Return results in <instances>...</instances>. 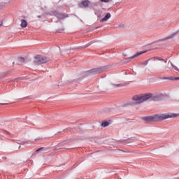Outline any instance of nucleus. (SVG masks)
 Instances as JSON below:
<instances>
[{
    "label": "nucleus",
    "mask_w": 179,
    "mask_h": 179,
    "mask_svg": "<svg viewBox=\"0 0 179 179\" xmlns=\"http://www.w3.org/2000/svg\"><path fill=\"white\" fill-rule=\"evenodd\" d=\"M177 34H178V32H174L171 34L169 36L166 37L165 40H169V38H174V37H176Z\"/></svg>",
    "instance_id": "obj_11"
},
{
    "label": "nucleus",
    "mask_w": 179,
    "mask_h": 179,
    "mask_svg": "<svg viewBox=\"0 0 179 179\" xmlns=\"http://www.w3.org/2000/svg\"><path fill=\"white\" fill-rule=\"evenodd\" d=\"M110 125V123L108 122H103L101 123V127L103 128H106V127H108Z\"/></svg>",
    "instance_id": "obj_14"
},
{
    "label": "nucleus",
    "mask_w": 179,
    "mask_h": 179,
    "mask_svg": "<svg viewBox=\"0 0 179 179\" xmlns=\"http://www.w3.org/2000/svg\"><path fill=\"white\" fill-rule=\"evenodd\" d=\"M106 71V67H99L96 69H92L87 72V75H97L101 73Z\"/></svg>",
    "instance_id": "obj_5"
},
{
    "label": "nucleus",
    "mask_w": 179,
    "mask_h": 179,
    "mask_svg": "<svg viewBox=\"0 0 179 179\" xmlns=\"http://www.w3.org/2000/svg\"><path fill=\"white\" fill-rule=\"evenodd\" d=\"M27 26V21L25 20H21V27L22 29H25V27Z\"/></svg>",
    "instance_id": "obj_10"
},
{
    "label": "nucleus",
    "mask_w": 179,
    "mask_h": 179,
    "mask_svg": "<svg viewBox=\"0 0 179 179\" xmlns=\"http://www.w3.org/2000/svg\"><path fill=\"white\" fill-rule=\"evenodd\" d=\"M148 52V50L138 52L136 55H134V56L129 57L128 59V60L131 61V59H134V58H136L137 57H139V55H142V54H145V52Z\"/></svg>",
    "instance_id": "obj_6"
},
{
    "label": "nucleus",
    "mask_w": 179,
    "mask_h": 179,
    "mask_svg": "<svg viewBox=\"0 0 179 179\" xmlns=\"http://www.w3.org/2000/svg\"><path fill=\"white\" fill-rule=\"evenodd\" d=\"M101 2H105V3H107V2H110V0H100Z\"/></svg>",
    "instance_id": "obj_16"
},
{
    "label": "nucleus",
    "mask_w": 179,
    "mask_h": 179,
    "mask_svg": "<svg viewBox=\"0 0 179 179\" xmlns=\"http://www.w3.org/2000/svg\"><path fill=\"white\" fill-rule=\"evenodd\" d=\"M17 64H18V65H23V64H24V58L19 57L17 60Z\"/></svg>",
    "instance_id": "obj_8"
},
{
    "label": "nucleus",
    "mask_w": 179,
    "mask_h": 179,
    "mask_svg": "<svg viewBox=\"0 0 179 179\" xmlns=\"http://www.w3.org/2000/svg\"><path fill=\"white\" fill-rule=\"evenodd\" d=\"M178 79H179V77L178 78H171L172 80H177Z\"/></svg>",
    "instance_id": "obj_17"
},
{
    "label": "nucleus",
    "mask_w": 179,
    "mask_h": 179,
    "mask_svg": "<svg viewBox=\"0 0 179 179\" xmlns=\"http://www.w3.org/2000/svg\"><path fill=\"white\" fill-rule=\"evenodd\" d=\"M1 104H3V103H1Z\"/></svg>",
    "instance_id": "obj_22"
},
{
    "label": "nucleus",
    "mask_w": 179,
    "mask_h": 179,
    "mask_svg": "<svg viewBox=\"0 0 179 179\" xmlns=\"http://www.w3.org/2000/svg\"><path fill=\"white\" fill-rule=\"evenodd\" d=\"M153 97L152 94H146L144 95H136L133 96V102L130 103V106H134V104H142L144 101H148L150 99Z\"/></svg>",
    "instance_id": "obj_3"
},
{
    "label": "nucleus",
    "mask_w": 179,
    "mask_h": 179,
    "mask_svg": "<svg viewBox=\"0 0 179 179\" xmlns=\"http://www.w3.org/2000/svg\"><path fill=\"white\" fill-rule=\"evenodd\" d=\"M41 149H43V148H39V149H38V150H36V152H40V150H41Z\"/></svg>",
    "instance_id": "obj_20"
},
{
    "label": "nucleus",
    "mask_w": 179,
    "mask_h": 179,
    "mask_svg": "<svg viewBox=\"0 0 179 179\" xmlns=\"http://www.w3.org/2000/svg\"><path fill=\"white\" fill-rule=\"evenodd\" d=\"M127 83H120V84H114L113 86H115V87H122L124 86H127Z\"/></svg>",
    "instance_id": "obj_13"
},
{
    "label": "nucleus",
    "mask_w": 179,
    "mask_h": 179,
    "mask_svg": "<svg viewBox=\"0 0 179 179\" xmlns=\"http://www.w3.org/2000/svg\"><path fill=\"white\" fill-rule=\"evenodd\" d=\"M89 3L90 1L86 0V1H84L81 3V4L83 5V6H84V8H87V6H89Z\"/></svg>",
    "instance_id": "obj_12"
},
{
    "label": "nucleus",
    "mask_w": 179,
    "mask_h": 179,
    "mask_svg": "<svg viewBox=\"0 0 179 179\" xmlns=\"http://www.w3.org/2000/svg\"><path fill=\"white\" fill-rule=\"evenodd\" d=\"M49 61L50 59H48V57L38 55L35 57L34 64V65H40V64H47Z\"/></svg>",
    "instance_id": "obj_4"
},
{
    "label": "nucleus",
    "mask_w": 179,
    "mask_h": 179,
    "mask_svg": "<svg viewBox=\"0 0 179 179\" xmlns=\"http://www.w3.org/2000/svg\"><path fill=\"white\" fill-rule=\"evenodd\" d=\"M38 17H41V16L39 15Z\"/></svg>",
    "instance_id": "obj_21"
},
{
    "label": "nucleus",
    "mask_w": 179,
    "mask_h": 179,
    "mask_svg": "<svg viewBox=\"0 0 179 179\" xmlns=\"http://www.w3.org/2000/svg\"><path fill=\"white\" fill-rule=\"evenodd\" d=\"M117 27H120V28H123V27H125V24H120L117 26Z\"/></svg>",
    "instance_id": "obj_15"
},
{
    "label": "nucleus",
    "mask_w": 179,
    "mask_h": 179,
    "mask_svg": "<svg viewBox=\"0 0 179 179\" xmlns=\"http://www.w3.org/2000/svg\"><path fill=\"white\" fill-rule=\"evenodd\" d=\"M167 62L163 59L151 58L145 62H143V65H148L150 68H162L164 64Z\"/></svg>",
    "instance_id": "obj_2"
},
{
    "label": "nucleus",
    "mask_w": 179,
    "mask_h": 179,
    "mask_svg": "<svg viewBox=\"0 0 179 179\" xmlns=\"http://www.w3.org/2000/svg\"><path fill=\"white\" fill-rule=\"evenodd\" d=\"M3 24L2 22H0V27Z\"/></svg>",
    "instance_id": "obj_19"
},
{
    "label": "nucleus",
    "mask_w": 179,
    "mask_h": 179,
    "mask_svg": "<svg viewBox=\"0 0 179 179\" xmlns=\"http://www.w3.org/2000/svg\"><path fill=\"white\" fill-rule=\"evenodd\" d=\"M56 16L59 20H62V19H65V17H66L65 15L61 13L57 14Z\"/></svg>",
    "instance_id": "obj_9"
},
{
    "label": "nucleus",
    "mask_w": 179,
    "mask_h": 179,
    "mask_svg": "<svg viewBox=\"0 0 179 179\" xmlns=\"http://www.w3.org/2000/svg\"><path fill=\"white\" fill-rule=\"evenodd\" d=\"M179 117V113H161L153 116L143 117L145 121H163L169 118Z\"/></svg>",
    "instance_id": "obj_1"
},
{
    "label": "nucleus",
    "mask_w": 179,
    "mask_h": 179,
    "mask_svg": "<svg viewBox=\"0 0 179 179\" xmlns=\"http://www.w3.org/2000/svg\"><path fill=\"white\" fill-rule=\"evenodd\" d=\"M172 66H173V68H174L175 69H176L177 71H178V69L177 68V66H174L173 64H172Z\"/></svg>",
    "instance_id": "obj_18"
},
{
    "label": "nucleus",
    "mask_w": 179,
    "mask_h": 179,
    "mask_svg": "<svg viewBox=\"0 0 179 179\" xmlns=\"http://www.w3.org/2000/svg\"><path fill=\"white\" fill-rule=\"evenodd\" d=\"M110 17H111V14L107 13L106 16L101 20V22H107L108 20L110 19Z\"/></svg>",
    "instance_id": "obj_7"
}]
</instances>
